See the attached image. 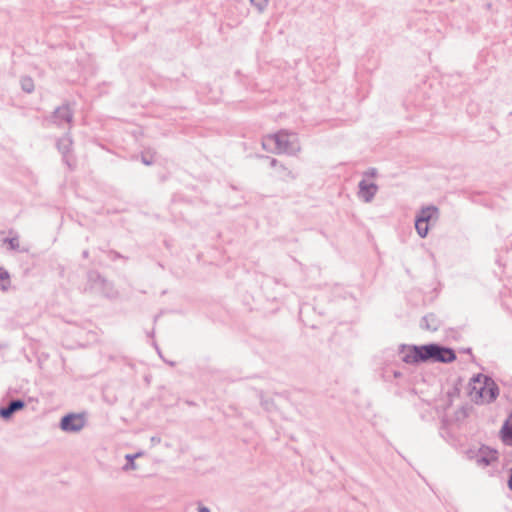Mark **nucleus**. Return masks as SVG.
Listing matches in <instances>:
<instances>
[{
    "mask_svg": "<svg viewBox=\"0 0 512 512\" xmlns=\"http://www.w3.org/2000/svg\"><path fill=\"white\" fill-rule=\"evenodd\" d=\"M262 147L273 153L296 155L300 151V144L296 134L281 130L276 134L268 135L262 140Z\"/></svg>",
    "mask_w": 512,
    "mask_h": 512,
    "instance_id": "f257e3e1",
    "label": "nucleus"
},
{
    "mask_svg": "<svg viewBox=\"0 0 512 512\" xmlns=\"http://www.w3.org/2000/svg\"><path fill=\"white\" fill-rule=\"evenodd\" d=\"M432 343L422 346H402V360L407 364H415L420 362H428L431 359Z\"/></svg>",
    "mask_w": 512,
    "mask_h": 512,
    "instance_id": "f03ea898",
    "label": "nucleus"
},
{
    "mask_svg": "<svg viewBox=\"0 0 512 512\" xmlns=\"http://www.w3.org/2000/svg\"><path fill=\"white\" fill-rule=\"evenodd\" d=\"M86 424V419L84 414L81 413H69L61 418L60 428L64 432H79L81 431Z\"/></svg>",
    "mask_w": 512,
    "mask_h": 512,
    "instance_id": "7ed1b4c3",
    "label": "nucleus"
},
{
    "mask_svg": "<svg viewBox=\"0 0 512 512\" xmlns=\"http://www.w3.org/2000/svg\"><path fill=\"white\" fill-rule=\"evenodd\" d=\"M433 350L431 351L432 362L450 363L456 359L455 351L451 348L432 343Z\"/></svg>",
    "mask_w": 512,
    "mask_h": 512,
    "instance_id": "20e7f679",
    "label": "nucleus"
},
{
    "mask_svg": "<svg viewBox=\"0 0 512 512\" xmlns=\"http://www.w3.org/2000/svg\"><path fill=\"white\" fill-rule=\"evenodd\" d=\"M482 387L483 393L479 396V403H490L497 398L499 389L491 378L485 376L482 381Z\"/></svg>",
    "mask_w": 512,
    "mask_h": 512,
    "instance_id": "39448f33",
    "label": "nucleus"
},
{
    "mask_svg": "<svg viewBox=\"0 0 512 512\" xmlns=\"http://www.w3.org/2000/svg\"><path fill=\"white\" fill-rule=\"evenodd\" d=\"M73 119V111L69 104H64L55 109L51 116V121L61 127L64 124H70Z\"/></svg>",
    "mask_w": 512,
    "mask_h": 512,
    "instance_id": "423d86ee",
    "label": "nucleus"
},
{
    "mask_svg": "<svg viewBox=\"0 0 512 512\" xmlns=\"http://www.w3.org/2000/svg\"><path fill=\"white\" fill-rule=\"evenodd\" d=\"M358 196L364 202L369 203L373 200L375 194L378 191V186L375 183H369L366 180L359 182Z\"/></svg>",
    "mask_w": 512,
    "mask_h": 512,
    "instance_id": "0eeeda50",
    "label": "nucleus"
},
{
    "mask_svg": "<svg viewBox=\"0 0 512 512\" xmlns=\"http://www.w3.org/2000/svg\"><path fill=\"white\" fill-rule=\"evenodd\" d=\"M485 376L482 374L475 375L469 382V395L475 403H479V396L483 393L482 381Z\"/></svg>",
    "mask_w": 512,
    "mask_h": 512,
    "instance_id": "6e6552de",
    "label": "nucleus"
},
{
    "mask_svg": "<svg viewBox=\"0 0 512 512\" xmlns=\"http://www.w3.org/2000/svg\"><path fill=\"white\" fill-rule=\"evenodd\" d=\"M498 459V453L494 449H490L489 447L483 446L480 448L476 461L481 466H488L491 463L495 462Z\"/></svg>",
    "mask_w": 512,
    "mask_h": 512,
    "instance_id": "1a4fd4ad",
    "label": "nucleus"
},
{
    "mask_svg": "<svg viewBox=\"0 0 512 512\" xmlns=\"http://www.w3.org/2000/svg\"><path fill=\"white\" fill-rule=\"evenodd\" d=\"M25 407V402L21 399L11 400L7 406L0 408V417L3 420H9L13 414L22 410Z\"/></svg>",
    "mask_w": 512,
    "mask_h": 512,
    "instance_id": "9d476101",
    "label": "nucleus"
},
{
    "mask_svg": "<svg viewBox=\"0 0 512 512\" xmlns=\"http://www.w3.org/2000/svg\"><path fill=\"white\" fill-rule=\"evenodd\" d=\"M441 326V321L437 315L430 313L421 320V328L429 331H437Z\"/></svg>",
    "mask_w": 512,
    "mask_h": 512,
    "instance_id": "9b49d317",
    "label": "nucleus"
},
{
    "mask_svg": "<svg viewBox=\"0 0 512 512\" xmlns=\"http://www.w3.org/2000/svg\"><path fill=\"white\" fill-rule=\"evenodd\" d=\"M438 215H439L438 208L436 206L431 205V206L423 207L416 217L419 218L421 222L429 223V221H431L433 219L437 220Z\"/></svg>",
    "mask_w": 512,
    "mask_h": 512,
    "instance_id": "f8f14e48",
    "label": "nucleus"
},
{
    "mask_svg": "<svg viewBox=\"0 0 512 512\" xmlns=\"http://www.w3.org/2000/svg\"><path fill=\"white\" fill-rule=\"evenodd\" d=\"M72 143L73 142L71 137L69 135H65L64 137L60 138L57 142L58 150L64 155L69 153L72 147Z\"/></svg>",
    "mask_w": 512,
    "mask_h": 512,
    "instance_id": "ddd939ff",
    "label": "nucleus"
},
{
    "mask_svg": "<svg viewBox=\"0 0 512 512\" xmlns=\"http://www.w3.org/2000/svg\"><path fill=\"white\" fill-rule=\"evenodd\" d=\"M10 287V274L9 272L4 269L3 267H0V289L2 291H7Z\"/></svg>",
    "mask_w": 512,
    "mask_h": 512,
    "instance_id": "4468645a",
    "label": "nucleus"
},
{
    "mask_svg": "<svg viewBox=\"0 0 512 512\" xmlns=\"http://www.w3.org/2000/svg\"><path fill=\"white\" fill-rule=\"evenodd\" d=\"M501 434H502L503 441L508 445H512V423L511 422L504 423L502 430H501Z\"/></svg>",
    "mask_w": 512,
    "mask_h": 512,
    "instance_id": "2eb2a0df",
    "label": "nucleus"
},
{
    "mask_svg": "<svg viewBox=\"0 0 512 512\" xmlns=\"http://www.w3.org/2000/svg\"><path fill=\"white\" fill-rule=\"evenodd\" d=\"M278 173L280 178L284 181L294 180L297 177V175L292 170L288 169L283 164L279 165Z\"/></svg>",
    "mask_w": 512,
    "mask_h": 512,
    "instance_id": "dca6fc26",
    "label": "nucleus"
},
{
    "mask_svg": "<svg viewBox=\"0 0 512 512\" xmlns=\"http://www.w3.org/2000/svg\"><path fill=\"white\" fill-rule=\"evenodd\" d=\"M415 229L421 238H425L429 231V223L421 222L419 218L415 219Z\"/></svg>",
    "mask_w": 512,
    "mask_h": 512,
    "instance_id": "f3484780",
    "label": "nucleus"
},
{
    "mask_svg": "<svg viewBox=\"0 0 512 512\" xmlns=\"http://www.w3.org/2000/svg\"><path fill=\"white\" fill-rule=\"evenodd\" d=\"M139 456H140V453H136L134 455H131V454L126 455L127 463L125 464L123 469L124 470H134V469H136V465H135L134 460H135V458H137Z\"/></svg>",
    "mask_w": 512,
    "mask_h": 512,
    "instance_id": "a211bd4d",
    "label": "nucleus"
},
{
    "mask_svg": "<svg viewBox=\"0 0 512 512\" xmlns=\"http://www.w3.org/2000/svg\"><path fill=\"white\" fill-rule=\"evenodd\" d=\"M21 87L25 92L31 93L34 90L33 80L29 77L22 78L21 79Z\"/></svg>",
    "mask_w": 512,
    "mask_h": 512,
    "instance_id": "6ab92c4d",
    "label": "nucleus"
},
{
    "mask_svg": "<svg viewBox=\"0 0 512 512\" xmlns=\"http://www.w3.org/2000/svg\"><path fill=\"white\" fill-rule=\"evenodd\" d=\"M251 5L255 6L259 13H262L268 4V0H249Z\"/></svg>",
    "mask_w": 512,
    "mask_h": 512,
    "instance_id": "aec40b11",
    "label": "nucleus"
},
{
    "mask_svg": "<svg viewBox=\"0 0 512 512\" xmlns=\"http://www.w3.org/2000/svg\"><path fill=\"white\" fill-rule=\"evenodd\" d=\"M10 245V248L15 250L19 247V241L17 238H8L5 240Z\"/></svg>",
    "mask_w": 512,
    "mask_h": 512,
    "instance_id": "412c9836",
    "label": "nucleus"
},
{
    "mask_svg": "<svg viewBox=\"0 0 512 512\" xmlns=\"http://www.w3.org/2000/svg\"><path fill=\"white\" fill-rule=\"evenodd\" d=\"M261 405L264 407V409L271 410L273 403L270 400H261Z\"/></svg>",
    "mask_w": 512,
    "mask_h": 512,
    "instance_id": "4be33fe9",
    "label": "nucleus"
},
{
    "mask_svg": "<svg viewBox=\"0 0 512 512\" xmlns=\"http://www.w3.org/2000/svg\"><path fill=\"white\" fill-rule=\"evenodd\" d=\"M270 165H271V167H273V168H277V169H279V165H280V163L278 162V160H277V159L272 158V159H271V161H270Z\"/></svg>",
    "mask_w": 512,
    "mask_h": 512,
    "instance_id": "5701e85b",
    "label": "nucleus"
},
{
    "mask_svg": "<svg viewBox=\"0 0 512 512\" xmlns=\"http://www.w3.org/2000/svg\"><path fill=\"white\" fill-rule=\"evenodd\" d=\"M88 276L90 280L101 279L100 275L97 272H90Z\"/></svg>",
    "mask_w": 512,
    "mask_h": 512,
    "instance_id": "b1692460",
    "label": "nucleus"
},
{
    "mask_svg": "<svg viewBox=\"0 0 512 512\" xmlns=\"http://www.w3.org/2000/svg\"><path fill=\"white\" fill-rule=\"evenodd\" d=\"M198 512H211L210 509L206 506L199 505Z\"/></svg>",
    "mask_w": 512,
    "mask_h": 512,
    "instance_id": "393cba45",
    "label": "nucleus"
},
{
    "mask_svg": "<svg viewBox=\"0 0 512 512\" xmlns=\"http://www.w3.org/2000/svg\"><path fill=\"white\" fill-rule=\"evenodd\" d=\"M508 487L510 490H512V468L510 469V476L508 479Z\"/></svg>",
    "mask_w": 512,
    "mask_h": 512,
    "instance_id": "a878e982",
    "label": "nucleus"
},
{
    "mask_svg": "<svg viewBox=\"0 0 512 512\" xmlns=\"http://www.w3.org/2000/svg\"><path fill=\"white\" fill-rule=\"evenodd\" d=\"M366 174L370 175V176H375L376 175V169L372 168Z\"/></svg>",
    "mask_w": 512,
    "mask_h": 512,
    "instance_id": "bb28decb",
    "label": "nucleus"
},
{
    "mask_svg": "<svg viewBox=\"0 0 512 512\" xmlns=\"http://www.w3.org/2000/svg\"><path fill=\"white\" fill-rule=\"evenodd\" d=\"M142 162L145 164V165H151V161H149L148 159H146L145 157H142Z\"/></svg>",
    "mask_w": 512,
    "mask_h": 512,
    "instance_id": "cd10ccee",
    "label": "nucleus"
},
{
    "mask_svg": "<svg viewBox=\"0 0 512 512\" xmlns=\"http://www.w3.org/2000/svg\"><path fill=\"white\" fill-rule=\"evenodd\" d=\"M82 256H83L84 258H88V256H89V251H88V250H84V251H83V253H82Z\"/></svg>",
    "mask_w": 512,
    "mask_h": 512,
    "instance_id": "c85d7f7f",
    "label": "nucleus"
},
{
    "mask_svg": "<svg viewBox=\"0 0 512 512\" xmlns=\"http://www.w3.org/2000/svg\"><path fill=\"white\" fill-rule=\"evenodd\" d=\"M506 422H511L512 423V412H511V415H510L509 419Z\"/></svg>",
    "mask_w": 512,
    "mask_h": 512,
    "instance_id": "c756f323",
    "label": "nucleus"
}]
</instances>
